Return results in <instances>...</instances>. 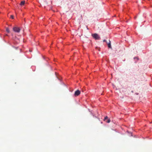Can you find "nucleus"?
<instances>
[{
  "instance_id": "nucleus-1",
  "label": "nucleus",
  "mask_w": 152,
  "mask_h": 152,
  "mask_svg": "<svg viewBox=\"0 0 152 152\" xmlns=\"http://www.w3.org/2000/svg\"><path fill=\"white\" fill-rule=\"evenodd\" d=\"M13 31L16 33H19L20 30V29L17 27H14L13 28Z\"/></svg>"
},
{
  "instance_id": "nucleus-2",
  "label": "nucleus",
  "mask_w": 152,
  "mask_h": 152,
  "mask_svg": "<svg viewBox=\"0 0 152 152\" xmlns=\"http://www.w3.org/2000/svg\"><path fill=\"white\" fill-rule=\"evenodd\" d=\"M92 36L96 39L98 40L100 39V37L97 34L95 33L94 34H92Z\"/></svg>"
},
{
  "instance_id": "nucleus-3",
  "label": "nucleus",
  "mask_w": 152,
  "mask_h": 152,
  "mask_svg": "<svg viewBox=\"0 0 152 152\" xmlns=\"http://www.w3.org/2000/svg\"><path fill=\"white\" fill-rule=\"evenodd\" d=\"M80 94V92L79 90L76 91L75 93L74 96H77L79 95Z\"/></svg>"
},
{
  "instance_id": "nucleus-4",
  "label": "nucleus",
  "mask_w": 152,
  "mask_h": 152,
  "mask_svg": "<svg viewBox=\"0 0 152 152\" xmlns=\"http://www.w3.org/2000/svg\"><path fill=\"white\" fill-rule=\"evenodd\" d=\"M25 3V1H21L20 4V5L21 6H23Z\"/></svg>"
},
{
  "instance_id": "nucleus-5",
  "label": "nucleus",
  "mask_w": 152,
  "mask_h": 152,
  "mask_svg": "<svg viewBox=\"0 0 152 152\" xmlns=\"http://www.w3.org/2000/svg\"><path fill=\"white\" fill-rule=\"evenodd\" d=\"M108 46L110 48H112V47L111 45L110 42L109 41V42L107 44Z\"/></svg>"
},
{
  "instance_id": "nucleus-6",
  "label": "nucleus",
  "mask_w": 152,
  "mask_h": 152,
  "mask_svg": "<svg viewBox=\"0 0 152 152\" xmlns=\"http://www.w3.org/2000/svg\"><path fill=\"white\" fill-rule=\"evenodd\" d=\"M6 31L7 32V33H9L10 32V31L9 30V29L8 28H7L6 29Z\"/></svg>"
},
{
  "instance_id": "nucleus-7",
  "label": "nucleus",
  "mask_w": 152,
  "mask_h": 152,
  "mask_svg": "<svg viewBox=\"0 0 152 152\" xmlns=\"http://www.w3.org/2000/svg\"><path fill=\"white\" fill-rule=\"evenodd\" d=\"M108 119V117L107 116H105V117H104V121H105L106 120V119Z\"/></svg>"
},
{
  "instance_id": "nucleus-8",
  "label": "nucleus",
  "mask_w": 152,
  "mask_h": 152,
  "mask_svg": "<svg viewBox=\"0 0 152 152\" xmlns=\"http://www.w3.org/2000/svg\"><path fill=\"white\" fill-rule=\"evenodd\" d=\"M110 119H108L107 121H106V122L108 123H109L110 122Z\"/></svg>"
},
{
  "instance_id": "nucleus-9",
  "label": "nucleus",
  "mask_w": 152,
  "mask_h": 152,
  "mask_svg": "<svg viewBox=\"0 0 152 152\" xmlns=\"http://www.w3.org/2000/svg\"><path fill=\"white\" fill-rule=\"evenodd\" d=\"M11 18L12 19H14V16L13 15H11Z\"/></svg>"
},
{
  "instance_id": "nucleus-10",
  "label": "nucleus",
  "mask_w": 152,
  "mask_h": 152,
  "mask_svg": "<svg viewBox=\"0 0 152 152\" xmlns=\"http://www.w3.org/2000/svg\"><path fill=\"white\" fill-rule=\"evenodd\" d=\"M103 41L104 42H106V40L105 39H104V40H103Z\"/></svg>"
}]
</instances>
